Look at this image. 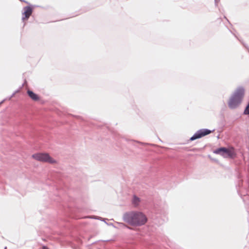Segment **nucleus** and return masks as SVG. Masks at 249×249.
I'll list each match as a JSON object with an SVG mask.
<instances>
[{
    "label": "nucleus",
    "mask_w": 249,
    "mask_h": 249,
    "mask_svg": "<svg viewBox=\"0 0 249 249\" xmlns=\"http://www.w3.org/2000/svg\"><path fill=\"white\" fill-rule=\"evenodd\" d=\"M42 249H49L47 247H46V246H43L42 248Z\"/></svg>",
    "instance_id": "obj_10"
},
{
    "label": "nucleus",
    "mask_w": 249,
    "mask_h": 249,
    "mask_svg": "<svg viewBox=\"0 0 249 249\" xmlns=\"http://www.w3.org/2000/svg\"><path fill=\"white\" fill-rule=\"evenodd\" d=\"M35 160L43 162H48L51 164H56L57 161L51 157L48 153H38L32 155Z\"/></svg>",
    "instance_id": "obj_3"
},
{
    "label": "nucleus",
    "mask_w": 249,
    "mask_h": 249,
    "mask_svg": "<svg viewBox=\"0 0 249 249\" xmlns=\"http://www.w3.org/2000/svg\"><path fill=\"white\" fill-rule=\"evenodd\" d=\"M33 12L32 8L30 6H26L24 8V12L23 13V17L22 19H27L32 15Z\"/></svg>",
    "instance_id": "obj_6"
},
{
    "label": "nucleus",
    "mask_w": 249,
    "mask_h": 249,
    "mask_svg": "<svg viewBox=\"0 0 249 249\" xmlns=\"http://www.w3.org/2000/svg\"><path fill=\"white\" fill-rule=\"evenodd\" d=\"M211 133V131L207 129H202L198 131L193 137L190 138V141H192L196 139L200 138Z\"/></svg>",
    "instance_id": "obj_5"
},
{
    "label": "nucleus",
    "mask_w": 249,
    "mask_h": 249,
    "mask_svg": "<svg viewBox=\"0 0 249 249\" xmlns=\"http://www.w3.org/2000/svg\"><path fill=\"white\" fill-rule=\"evenodd\" d=\"M27 93L29 97L34 101H38L40 100L39 96L32 90L28 89L27 91Z\"/></svg>",
    "instance_id": "obj_7"
},
{
    "label": "nucleus",
    "mask_w": 249,
    "mask_h": 249,
    "mask_svg": "<svg viewBox=\"0 0 249 249\" xmlns=\"http://www.w3.org/2000/svg\"><path fill=\"white\" fill-rule=\"evenodd\" d=\"M244 113L245 114H249V103L244 111Z\"/></svg>",
    "instance_id": "obj_8"
},
{
    "label": "nucleus",
    "mask_w": 249,
    "mask_h": 249,
    "mask_svg": "<svg viewBox=\"0 0 249 249\" xmlns=\"http://www.w3.org/2000/svg\"><path fill=\"white\" fill-rule=\"evenodd\" d=\"M245 94V89L242 87L237 88L228 101V106L231 108L237 107L241 103Z\"/></svg>",
    "instance_id": "obj_2"
},
{
    "label": "nucleus",
    "mask_w": 249,
    "mask_h": 249,
    "mask_svg": "<svg viewBox=\"0 0 249 249\" xmlns=\"http://www.w3.org/2000/svg\"><path fill=\"white\" fill-rule=\"evenodd\" d=\"M215 153L220 154L226 158H232L234 155V153L232 149H229L226 148H219L215 151Z\"/></svg>",
    "instance_id": "obj_4"
},
{
    "label": "nucleus",
    "mask_w": 249,
    "mask_h": 249,
    "mask_svg": "<svg viewBox=\"0 0 249 249\" xmlns=\"http://www.w3.org/2000/svg\"><path fill=\"white\" fill-rule=\"evenodd\" d=\"M139 201H140V198L134 196L133 197V202H138Z\"/></svg>",
    "instance_id": "obj_9"
},
{
    "label": "nucleus",
    "mask_w": 249,
    "mask_h": 249,
    "mask_svg": "<svg viewBox=\"0 0 249 249\" xmlns=\"http://www.w3.org/2000/svg\"><path fill=\"white\" fill-rule=\"evenodd\" d=\"M124 219L125 222L134 226H141L147 221L145 215L140 212L126 213L124 215Z\"/></svg>",
    "instance_id": "obj_1"
}]
</instances>
